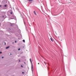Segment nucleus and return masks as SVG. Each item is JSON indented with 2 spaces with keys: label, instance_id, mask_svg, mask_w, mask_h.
<instances>
[{
  "label": "nucleus",
  "instance_id": "nucleus-19",
  "mask_svg": "<svg viewBox=\"0 0 76 76\" xmlns=\"http://www.w3.org/2000/svg\"><path fill=\"white\" fill-rule=\"evenodd\" d=\"M10 26H13V25L12 24H11L10 25Z\"/></svg>",
  "mask_w": 76,
  "mask_h": 76
},
{
  "label": "nucleus",
  "instance_id": "nucleus-18",
  "mask_svg": "<svg viewBox=\"0 0 76 76\" xmlns=\"http://www.w3.org/2000/svg\"><path fill=\"white\" fill-rule=\"evenodd\" d=\"M44 62L45 63V64H46V63H45V62Z\"/></svg>",
  "mask_w": 76,
  "mask_h": 76
},
{
  "label": "nucleus",
  "instance_id": "nucleus-8",
  "mask_svg": "<svg viewBox=\"0 0 76 76\" xmlns=\"http://www.w3.org/2000/svg\"><path fill=\"white\" fill-rule=\"evenodd\" d=\"M30 61L31 62V64H32V60L31 59V58H30Z\"/></svg>",
  "mask_w": 76,
  "mask_h": 76
},
{
  "label": "nucleus",
  "instance_id": "nucleus-25",
  "mask_svg": "<svg viewBox=\"0 0 76 76\" xmlns=\"http://www.w3.org/2000/svg\"><path fill=\"white\" fill-rule=\"evenodd\" d=\"M22 47L23 48H24V46H22Z\"/></svg>",
  "mask_w": 76,
  "mask_h": 76
},
{
  "label": "nucleus",
  "instance_id": "nucleus-29",
  "mask_svg": "<svg viewBox=\"0 0 76 76\" xmlns=\"http://www.w3.org/2000/svg\"><path fill=\"white\" fill-rule=\"evenodd\" d=\"M39 64V63H38V64Z\"/></svg>",
  "mask_w": 76,
  "mask_h": 76
},
{
  "label": "nucleus",
  "instance_id": "nucleus-6",
  "mask_svg": "<svg viewBox=\"0 0 76 76\" xmlns=\"http://www.w3.org/2000/svg\"><path fill=\"white\" fill-rule=\"evenodd\" d=\"M50 39L51 41H52V42H53L54 41V40L53 39V38H50Z\"/></svg>",
  "mask_w": 76,
  "mask_h": 76
},
{
  "label": "nucleus",
  "instance_id": "nucleus-20",
  "mask_svg": "<svg viewBox=\"0 0 76 76\" xmlns=\"http://www.w3.org/2000/svg\"><path fill=\"white\" fill-rule=\"evenodd\" d=\"M16 42H17V41H15V43H16Z\"/></svg>",
  "mask_w": 76,
  "mask_h": 76
},
{
  "label": "nucleus",
  "instance_id": "nucleus-11",
  "mask_svg": "<svg viewBox=\"0 0 76 76\" xmlns=\"http://www.w3.org/2000/svg\"><path fill=\"white\" fill-rule=\"evenodd\" d=\"M10 13L11 15H13V12H10Z\"/></svg>",
  "mask_w": 76,
  "mask_h": 76
},
{
  "label": "nucleus",
  "instance_id": "nucleus-24",
  "mask_svg": "<svg viewBox=\"0 0 76 76\" xmlns=\"http://www.w3.org/2000/svg\"><path fill=\"white\" fill-rule=\"evenodd\" d=\"M20 14H21V16H22V14H21V13H20Z\"/></svg>",
  "mask_w": 76,
  "mask_h": 76
},
{
  "label": "nucleus",
  "instance_id": "nucleus-28",
  "mask_svg": "<svg viewBox=\"0 0 76 76\" xmlns=\"http://www.w3.org/2000/svg\"><path fill=\"white\" fill-rule=\"evenodd\" d=\"M12 44H14V42H12Z\"/></svg>",
  "mask_w": 76,
  "mask_h": 76
},
{
  "label": "nucleus",
  "instance_id": "nucleus-30",
  "mask_svg": "<svg viewBox=\"0 0 76 76\" xmlns=\"http://www.w3.org/2000/svg\"><path fill=\"white\" fill-rule=\"evenodd\" d=\"M11 54H12L11 53L10 54V55H11Z\"/></svg>",
  "mask_w": 76,
  "mask_h": 76
},
{
  "label": "nucleus",
  "instance_id": "nucleus-4",
  "mask_svg": "<svg viewBox=\"0 0 76 76\" xmlns=\"http://www.w3.org/2000/svg\"><path fill=\"white\" fill-rule=\"evenodd\" d=\"M21 32L20 31V38H22V34L21 33Z\"/></svg>",
  "mask_w": 76,
  "mask_h": 76
},
{
  "label": "nucleus",
  "instance_id": "nucleus-7",
  "mask_svg": "<svg viewBox=\"0 0 76 76\" xmlns=\"http://www.w3.org/2000/svg\"><path fill=\"white\" fill-rule=\"evenodd\" d=\"M33 13L35 15H37V13H36V12H35V11H34L33 12Z\"/></svg>",
  "mask_w": 76,
  "mask_h": 76
},
{
  "label": "nucleus",
  "instance_id": "nucleus-10",
  "mask_svg": "<svg viewBox=\"0 0 76 76\" xmlns=\"http://www.w3.org/2000/svg\"><path fill=\"white\" fill-rule=\"evenodd\" d=\"M10 48V46H7V47L6 48V49H7V48Z\"/></svg>",
  "mask_w": 76,
  "mask_h": 76
},
{
  "label": "nucleus",
  "instance_id": "nucleus-17",
  "mask_svg": "<svg viewBox=\"0 0 76 76\" xmlns=\"http://www.w3.org/2000/svg\"><path fill=\"white\" fill-rule=\"evenodd\" d=\"M2 53V52H0V54H1Z\"/></svg>",
  "mask_w": 76,
  "mask_h": 76
},
{
  "label": "nucleus",
  "instance_id": "nucleus-13",
  "mask_svg": "<svg viewBox=\"0 0 76 76\" xmlns=\"http://www.w3.org/2000/svg\"><path fill=\"white\" fill-rule=\"evenodd\" d=\"M4 7H6L7 6V5H5L4 6Z\"/></svg>",
  "mask_w": 76,
  "mask_h": 76
},
{
  "label": "nucleus",
  "instance_id": "nucleus-3",
  "mask_svg": "<svg viewBox=\"0 0 76 76\" xmlns=\"http://www.w3.org/2000/svg\"><path fill=\"white\" fill-rule=\"evenodd\" d=\"M23 52L22 50H21V51H20V54H23Z\"/></svg>",
  "mask_w": 76,
  "mask_h": 76
},
{
  "label": "nucleus",
  "instance_id": "nucleus-5",
  "mask_svg": "<svg viewBox=\"0 0 76 76\" xmlns=\"http://www.w3.org/2000/svg\"><path fill=\"white\" fill-rule=\"evenodd\" d=\"M20 49H21V50H23V49L22 48V46L21 47H20V48H19V51H20Z\"/></svg>",
  "mask_w": 76,
  "mask_h": 76
},
{
  "label": "nucleus",
  "instance_id": "nucleus-14",
  "mask_svg": "<svg viewBox=\"0 0 76 76\" xmlns=\"http://www.w3.org/2000/svg\"><path fill=\"white\" fill-rule=\"evenodd\" d=\"M22 74H24V72H22Z\"/></svg>",
  "mask_w": 76,
  "mask_h": 76
},
{
  "label": "nucleus",
  "instance_id": "nucleus-22",
  "mask_svg": "<svg viewBox=\"0 0 76 76\" xmlns=\"http://www.w3.org/2000/svg\"><path fill=\"white\" fill-rule=\"evenodd\" d=\"M2 17L3 18H4V16H2Z\"/></svg>",
  "mask_w": 76,
  "mask_h": 76
},
{
  "label": "nucleus",
  "instance_id": "nucleus-27",
  "mask_svg": "<svg viewBox=\"0 0 76 76\" xmlns=\"http://www.w3.org/2000/svg\"><path fill=\"white\" fill-rule=\"evenodd\" d=\"M20 62V60H19V62Z\"/></svg>",
  "mask_w": 76,
  "mask_h": 76
},
{
  "label": "nucleus",
  "instance_id": "nucleus-23",
  "mask_svg": "<svg viewBox=\"0 0 76 76\" xmlns=\"http://www.w3.org/2000/svg\"><path fill=\"white\" fill-rule=\"evenodd\" d=\"M2 58H4V57H3V56L2 57Z\"/></svg>",
  "mask_w": 76,
  "mask_h": 76
},
{
  "label": "nucleus",
  "instance_id": "nucleus-12",
  "mask_svg": "<svg viewBox=\"0 0 76 76\" xmlns=\"http://www.w3.org/2000/svg\"><path fill=\"white\" fill-rule=\"evenodd\" d=\"M23 42H25V40L23 39Z\"/></svg>",
  "mask_w": 76,
  "mask_h": 76
},
{
  "label": "nucleus",
  "instance_id": "nucleus-15",
  "mask_svg": "<svg viewBox=\"0 0 76 76\" xmlns=\"http://www.w3.org/2000/svg\"><path fill=\"white\" fill-rule=\"evenodd\" d=\"M4 45H6V42H4Z\"/></svg>",
  "mask_w": 76,
  "mask_h": 76
},
{
  "label": "nucleus",
  "instance_id": "nucleus-1",
  "mask_svg": "<svg viewBox=\"0 0 76 76\" xmlns=\"http://www.w3.org/2000/svg\"><path fill=\"white\" fill-rule=\"evenodd\" d=\"M31 71L32 72V73H34V72H33V65L32 64H31Z\"/></svg>",
  "mask_w": 76,
  "mask_h": 76
},
{
  "label": "nucleus",
  "instance_id": "nucleus-21",
  "mask_svg": "<svg viewBox=\"0 0 76 76\" xmlns=\"http://www.w3.org/2000/svg\"><path fill=\"white\" fill-rule=\"evenodd\" d=\"M18 51H19V48H18Z\"/></svg>",
  "mask_w": 76,
  "mask_h": 76
},
{
  "label": "nucleus",
  "instance_id": "nucleus-26",
  "mask_svg": "<svg viewBox=\"0 0 76 76\" xmlns=\"http://www.w3.org/2000/svg\"><path fill=\"white\" fill-rule=\"evenodd\" d=\"M0 7H1V5H0Z\"/></svg>",
  "mask_w": 76,
  "mask_h": 76
},
{
  "label": "nucleus",
  "instance_id": "nucleus-16",
  "mask_svg": "<svg viewBox=\"0 0 76 76\" xmlns=\"http://www.w3.org/2000/svg\"><path fill=\"white\" fill-rule=\"evenodd\" d=\"M21 67H23V65H21Z\"/></svg>",
  "mask_w": 76,
  "mask_h": 76
},
{
  "label": "nucleus",
  "instance_id": "nucleus-2",
  "mask_svg": "<svg viewBox=\"0 0 76 76\" xmlns=\"http://www.w3.org/2000/svg\"><path fill=\"white\" fill-rule=\"evenodd\" d=\"M22 18L23 19V20L24 24L25 25H26V22H25V18H23V17H22Z\"/></svg>",
  "mask_w": 76,
  "mask_h": 76
},
{
  "label": "nucleus",
  "instance_id": "nucleus-9",
  "mask_svg": "<svg viewBox=\"0 0 76 76\" xmlns=\"http://www.w3.org/2000/svg\"><path fill=\"white\" fill-rule=\"evenodd\" d=\"M27 1H33V0H27Z\"/></svg>",
  "mask_w": 76,
  "mask_h": 76
}]
</instances>
